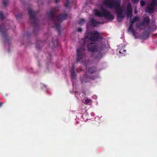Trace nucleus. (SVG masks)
<instances>
[{
  "instance_id": "obj_1",
  "label": "nucleus",
  "mask_w": 157,
  "mask_h": 157,
  "mask_svg": "<svg viewBox=\"0 0 157 157\" xmlns=\"http://www.w3.org/2000/svg\"><path fill=\"white\" fill-rule=\"evenodd\" d=\"M104 5L109 8H114L117 14V21L118 22L122 21L124 17L123 10L121 8V2L119 0H103Z\"/></svg>"
},
{
  "instance_id": "obj_2",
  "label": "nucleus",
  "mask_w": 157,
  "mask_h": 157,
  "mask_svg": "<svg viewBox=\"0 0 157 157\" xmlns=\"http://www.w3.org/2000/svg\"><path fill=\"white\" fill-rule=\"evenodd\" d=\"M56 12L55 8H53L51 9L49 12L47 13V14L49 18L53 22L54 25V28H56L58 32V34L60 35L61 34L60 32V25L61 23L63 21L67 19L68 17V14L66 13L60 14L59 15L57 19L54 18Z\"/></svg>"
},
{
  "instance_id": "obj_3",
  "label": "nucleus",
  "mask_w": 157,
  "mask_h": 157,
  "mask_svg": "<svg viewBox=\"0 0 157 157\" xmlns=\"http://www.w3.org/2000/svg\"><path fill=\"white\" fill-rule=\"evenodd\" d=\"M102 12L98 10H94V13L95 15L98 17H104L105 18L109 20H113L114 18L113 15L111 14L110 13L103 8L101 9Z\"/></svg>"
},
{
  "instance_id": "obj_4",
  "label": "nucleus",
  "mask_w": 157,
  "mask_h": 157,
  "mask_svg": "<svg viewBox=\"0 0 157 157\" xmlns=\"http://www.w3.org/2000/svg\"><path fill=\"white\" fill-rule=\"evenodd\" d=\"M28 13L31 20V24L34 26V31L35 29L38 27L37 20L36 17V12H33L31 9H28Z\"/></svg>"
},
{
  "instance_id": "obj_5",
  "label": "nucleus",
  "mask_w": 157,
  "mask_h": 157,
  "mask_svg": "<svg viewBox=\"0 0 157 157\" xmlns=\"http://www.w3.org/2000/svg\"><path fill=\"white\" fill-rule=\"evenodd\" d=\"M86 36L88 39L93 42L97 41L101 38L99 33L96 31L88 33Z\"/></svg>"
},
{
  "instance_id": "obj_6",
  "label": "nucleus",
  "mask_w": 157,
  "mask_h": 157,
  "mask_svg": "<svg viewBox=\"0 0 157 157\" xmlns=\"http://www.w3.org/2000/svg\"><path fill=\"white\" fill-rule=\"evenodd\" d=\"M85 48L84 46H82V47L77 50V58L76 61L79 62L80 60L82 59L85 56Z\"/></svg>"
},
{
  "instance_id": "obj_7",
  "label": "nucleus",
  "mask_w": 157,
  "mask_h": 157,
  "mask_svg": "<svg viewBox=\"0 0 157 157\" xmlns=\"http://www.w3.org/2000/svg\"><path fill=\"white\" fill-rule=\"evenodd\" d=\"M0 32L3 36L5 42H8L9 39L7 36V29L4 25H0Z\"/></svg>"
},
{
  "instance_id": "obj_8",
  "label": "nucleus",
  "mask_w": 157,
  "mask_h": 157,
  "mask_svg": "<svg viewBox=\"0 0 157 157\" xmlns=\"http://www.w3.org/2000/svg\"><path fill=\"white\" fill-rule=\"evenodd\" d=\"M87 50L91 53H94L98 51V46L97 44L95 43H91L87 45Z\"/></svg>"
},
{
  "instance_id": "obj_9",
  "label": "nucleus",
  "mask_w": 157,
  "mask_h": 157,
  "mask_svg": "<svg viewBox=\"0 0 157 157\" xmlns=\"http://www.w3.org/2000/svg\"><path fill=\"white\" fill-rule=\"evenodd\" d=\"M95 78L94 76H89L88 77L86 74H84L83 76L80 78V79L82 83V84L84 82H88V78L94 79Z\"/></svg>"
},
{
  "instance_id": "obj_10",
  "label": "nucleus",
  "mask_w": 157,
  "mask_h": 157,
  "mask_svg": "<svg viewBox=\"0 0 157 157\" xmlns=\"http://www.w3.org/2000/svg\"><path fill=\"white\" fill-rule=\"evenodd\" d=\"M127 10V14L128 17H131L132 15V6L130 3H128L126 7Z\"/></svg>"
},
{
  "instance_id": "obj_11",
  "label": "nucleus",
  "mask_w": 157,
  "mask_h": 157,
  "mask_svg": "<svg viewBox=\"0 0 157 157\" xmlns=\"http://www.w3.org/2000/svg\"><path fill=\"white\" fill-rule=\"evenodd\" d=\"M155 6L152 5H151V4H148L146 8V12L149 13H154Z\"/></svg>"
},
{
  "instance_id": "obj_12",
  "label": "nucleus",
  "mask_w": 157,
  "mask_h": 157,
  "mask_svg": "<svg viewBox=\"0 0 157 157\" xmlns=\"http://www.w3.org/2000/svg\"><path fill=\"white\" fill-rule=\"evenodd\" d=\"M150 21L148 17H145L143 19L142 24L144 26H147L150 24Z\"/></svg>"
},
{
  "instance_id": "obj_13",
  "label": "nucleus",
  "mask_w": 157,
  "mask_h": 157,
  "mask_svg": "<svg viewBox=\"0 0 157 157\" xmlns=\"http://www.w3.org/2000/svg\"><path fill=\"white\" fill-rule=\"evenodd\" d=\"M90 22L92 27H95L98 24L102 23L100 21H96L93 18H91L90 20Z\"/></svg>"
},
{
  "instance_id": "obj_14",
  "label": "nucleus",
  "mask_w": 157,
  "mask_h": 157,
  "mask_svg": "<svg viewBox=\"0 0 157 157\" xmlns=\"http://www.w3.org/2000/svg\"><path fill=\"white\" fill-rule=\"evenodd\" d=\"M128 31L131 32L134 36L136 35V32L135 31L133 27V24L130 23V25L128 28Z\"/></svg>"
},
{
  "instance_id": "obj_15",
  "label": "nucleus",
  "mask_w": 157,
  "mask_h": 157,
  "mask_svg": "<svg viewBox=\"0 0 157 157\" xmlns=\"http://www.w3.org/2000/svg\"><path fill=\"white\" fill-rule=\"evenodd\" d=\"M139 19V17L136 16L134 17L132 19H130V23L133 24V23L137 21H138Z\"/></svg>"
},
{
  "instance_id": "obj_16",
  "label": "nucleus",
  "mask_w": 157,
  "mask_h": 157,
  "mask_svg": "<svg viewBox=\"0 0 157 157\" xmlns=\"http://www.w3.org/2000/svg\"><path fill=\"white\" fill-rule=\"evenodd\" d=\"M96 71V69L94 67H90L89 69L88 72L89 73L93 74Z\"/></svg>"
},
{
  "instance_id": "obj_17",
  "label": "nucleus",
  "mask_w": 157,
  "mask_h": 157,
  "mask_svg": "<svg viewBox=\"0 0 157 157\" xmlns=\"http://www.w3.org/2000/svg\"><path fill=\"white\" fill-rule=\"evenodd\" d=\"M52 42L54 47H56L58 45V42L56 39H53Z\"/></svg>"
},
{
  "instance_id": "obj_18",
  "label": "nucleus",
  "mask_w": 157,
  "mask_h": 157,
  "mask_svg": "<svg viewBox=\"0 0 157 157\" xmlns=\"http://www.w3.org/2000/svg\"><path fill=\"white\" fill-rule=\"evenodd\" d=\"M151 5L155 6H157V0H152L150 3Z\"/></svg>"
},
{
  "instance_id": "obj_19",
  "label": "nucleus",
  "mask_w": 157,
  "mask_h": 157,
  "mask_svg": "<svg viewBox=\"0 0 157 157\" xmlns=\"http://www.w3.org/2000/svg\"><path fill=\"white\" fill-rule=\"evenodd\" d=\"M71 78L73 79H75L76 78V75L75 72H71Z\"/></svg>"
},
{
  "instance_id": "obj_20",
  "label": "nucleus",
  "mask_w": 157,
  "mask_h": 157,
  "mask_svg": "<svg viewBox=\"0 0 157 157\" xmlns=\"http://www.w3.org/2000/svg\"><path fill=\"white\" fill-rule=\"evenodd\" d=\"M2 3L4 6H6L8 3V0H3Z\"/></svg>"
},
{
  "instance_id": "obj_21",
  "label": "nucleus",
  "mask_w": 157,
  "mask_h": 157,
  "mask_svg": "<svg viewBox=\"0 0 157 157\" xmlns=\"http://www.w3.org/2000/svg\"><path fill=\"white\" fill-rule=\"evenodd\" d=\"M15 17L17 19L21 18L22 17V13H19L16 14Z\"/></svg>"
},
{
  "instance_id": "obj_22",
  "label": "nucleus",
  "mask_w": 157,
  "mask_h": 157,
  "mask_svg": "<svg viewBox=\"0 0 157 157\" xmlns=\"http://www.w3.org/2000/svg\"><path fill=\"white\" fill-rule=\"evenodd\" d=\"M91 102V100L90 99H86L85 100L84 103L86 104H87L90 103Z\"/></svg>"
},
{
  "instance_id": "obj_23",
  "label": "nucleus",
  "mask_w": 157,
  "mask_h": 157,
  "mask_svg": "<svg viewBox=\"0 0 157 157\" xmlns=\"http://www.w3.org/2000/svg\"><path fill=\"white\" fill-rule=\"evenodd\" d=\"M69 4V0H66V2L65 3L64 6L66 7H68Z\"/></svg>"
},
{
  "instance_id": "obj_24",
  "label": "nucleus",
  "mask_w": 157,
  "mask_h": 157,
  "mask_svg": "<svg viewBox=\"0 0 157 157\" xmlns=\"http://www.w3.org/2000/svg\"><path fill=\"white\" fill-rule=\"evenodd\" d=\"M4 18V16L3 13L2 11L0 12V20H3Z\"/></svg>"
},
{
  "instance_id": "obj_25",
  "label": "nucleus",
  "mask_w": 157,
  "mask_h": 157,
  "mask_svg": "<svg viewBox=\"0 0 157 157\" xmlns=\"http://www.w3.org/2000/svg\"><path fill=\"white\" fill-rule=\"evenodd\" d=\"M140 5L141 6H144L146 4L145 2L144 1H141L140 2Z\"/></svg>"
},
{
  "instance_id": "obj_26",
  "label": "nucleus",
  "mask_w": 157,
  "mask_h": 157,
  "mask_svg": "<svg viewBox=\"0 0 157 157\" xmlns=\"http://www.w3.org/2000/svg\"><path fill=\"white\" fill-rule=\"evenodd\" d=\"M85 21V20L84 19H80L79 21V24L80 25L84 23Z\"/></svg>"
},
{
  "instance_id": "obj_27",
  "label": "nucleus",
  "mask_w": 157,
  "mask_h": 157,
  "mask_svg": "<svg viewBox=\"0 0 157 157\" xmlns=\"http://www.w3.org/2000/svg\"><path fill=\"white\" fill-rule=\"evenodd\" d=\"M126 50H124V49L121 48L119 51L120 53L123 54L124 53V52H126Z\"/></svg>"
},
{
  "instance_id": "obj_28",
  "label": "nucleus",
  "mask_w": 157,
  "mask_h": 157,
  "mask_svg": "<svg viewBox=\"0 0 157 157\" xmlns=\"http://www.w3.org/2000/svg\"><path fill=\"white\" fill-rule=\"evenodd\" d=\"M144 25L143 24H142V22L140 24H136V27L140 28L141 26Z\"/></svg>"
},
{
  "instance_id": "obj_29",
  "label": "nucleus",
  "mask_w": 157,
  "mask_h": 157,
  "mask_svg": "<svg viewBox=\"0 0 157 157\" xmlns=\"http://www.w3.org/2000/svg\"><path fill=\"white\" fill-rule=\"evenodd\" d=\"M139 0H131L132 2V3H137L138 2Z\"/></svg>"
},
{
  "instance_id": "obj_30",
  "label": "nucleus",
  "mask_w": 157,
  "mask_h": 157,
  "mask_svg": "<svg viewBox=\"0 0 157 157\" xmlns=\"http://www.w3.org/2000/svg\"><path fill=\"white\" fill-rule=\"evenodd\" d=\"M75 67L74 65H73L71 72H75Z\"/></svg>"
},
{
  "instance_id": "obj_31",
  "label": "nucleus",
  "mask_w": 157,
  "mask_h": 157,
  "mask_svg": "<svg viewBox=\"0 0 157 157\" xmlns=\"http://www.w3.org/2000/svg\"><path fill=\"white\" fill-rule=\"evenodd\" d=\"M77 31L79 32H81L82 31V29L80 28H78L77 29Z\"/></svg>"
},
{
  "instance_id": "obj_32",
  "label": "nucleus",
  "mask_w": 157,
  "mask_h": 157,
  "mask_svg": "<svg viewBox=\"0 0 157 157\" xmlns=\"http://www.w3.org/2000/svg\"><path fill=\"white\" fill-rule=\"evenodd\" d=\"M36 48L38 49H40V46L39 44H36Z\"/></svg>"
},
{
  "instance_id": "obj_33",
  "label": "nucleus",
  "mask_w": 157,
  "mask_h": 157,
  "mask_svg": "<svg viewBox=\"0 0 157 157\" xmlns=\"http://www.w3.org/2000/svg\"><path fill=\"white\" fill-rule=\"evenodd\" d=\"M59 1V0H55V2L56 3H57Z\"/></svg>"
},
{
  "instance_id": "obj_34",
  "label": "nucleus",
  "mask_w": 157,
  "mask_h": 157,
  "mask_svg": "<svg viewBox=\"0 0 157 157\" xmlns=\"http://www.w3.org/2000/svg\"><path fill=\"white\" fill-rule=\"evenodd\" d=\"M2 105V102H0V107H1Z\"/></svg>"
},
{
  "instance_id": "obj_35",
  "label": "nucleus",
  "mask_w": 157,
  "mask_h": 157,
  "mask_svg": "<svg viewBox=\"0 0 157 157\" xmlns=\"http://www.w3.org/2000/svg\"><path fill=\"white\" fill-rule=\"evenodd\" d=\"M137 12L136 11H135V14H136L137 13Z\"/></svg>"
}]
</instances>
